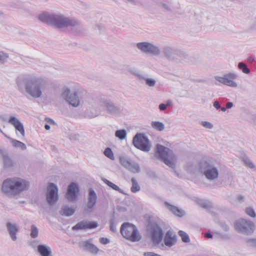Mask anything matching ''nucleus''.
Masks as SVG:
<instances>
[{
  "mask_svg": "<svg viewBox=\"0 0 256 256\" xmlns=\"http://www.w3.org/2000/svg\"><path fill=\"white\" fill-rule=\"evenodd\" d=\"M88 200L90 206V207L93 206L96 202V195L95 192L92 190H90L89 192Z\"/></svg>",
  "mask_w": 256,
  "mask_h": 256,
  "instance_id": "nucleus-21",
  "label": "nucleus"
},
{
  "mask_svg": "<svg viewBox=\"0 0 256 256\" xmlns=\"http://www.w3.org/2000/svg\"><path fill=\"white\" fill-rule=\"evenodd\" d=\"M238 66L240 69L242 70L244 73L248 74L250 72V69L247 68L246 66L244 63L240 62L238 64Z\"/></svg>",
  "mask_w": 256,
  "mask_h": 256,
  "instance_id": "nucleus-33",
  "label": "nucleus"
},
{
  "mask_svg": "<svg viewBox=\"0 0 256 256\" xmlns=\"http://www.w3.org/2000/svg\"><path fill=\"white\" fill-rule=\"evenodd\" d=\"M150 236L154 244H159L162 240L163 232L160 228L156 224H152L148 226Z\"/></svg>",
  "mask_w": 256,
  "mask_h": 256,
  "instance_id": "nucleus-6",
  "label": "nucleus"
},
{
  "mask_svg": "<svg viewBox=\"0 0 256 256\" xmlns=\"http://www.w3.org/2000/svg\"><path fill=\"white\" fill-rule=\"evenodd\" d=\"M138 48L144 52L158 54V48L148 42H139L137 44Z\"/></svg>",
  "mask_w": 256,
  "mask_h": 256,
  "instance_id": "nucleus-14",
  "label": "nucleus"
},
{
  "mask_svg": "<svg viewBox=\"0 0 256 256\" xmlns=\"http://www.w3.org/2000/svg\"><path fill=\"white\" fill-rule=\"evenodd\" d=\"M133 144L136 147L144 151H148L150 148L148 140L141 134H137L134 136Z\"/></svg>",
  "mask_w": 256,
  "mask_h": 256,
  "instance_id": "nucleus-7",
  "label": "nucleus"
},
{
  "mask_svg": "<svg viewBox=\"0 0 256 256\" xmlns=\"http://www.w3.org/2000/svg\"><path fill=\"white\" fill-rule=\"evenodd\" d=\"M38 252L40 256H52L50 247L46 244L38 245Z\"/></svg>",
  "mask_w": 256,
  "mask_h": 256,
  "instance_id": "nucleus-18",
  "label": "nucleus"
},
{
  "mask_svg": "<svg viewBox=\"0 0 256 256\" xmlns=\"http://www.w3.org/2000/svg\"><path fill=\"white\" fill-rule=\"evenodd\" d=\"M146 84L150 86H152L155 84V81L152 79L147 78L146 79Z\"/></svg>",
  "mask_w": 256,
  "mask_h": 256,
  "instance_id": "nucleus-37",
  "label": "nucleus"
},
{
  "mask_svg": "<svg viewBox=\"0 0 256 256\" xmlns=\"http://www.w3.org/2000/svg\"><path fill=\"white\" fill-rule=\"evenodd\" d=\"M226 108H226L222 107V108H221V110H222V111H223V112H224V111H226Z\"/></svg>",
  "mask_w": 256,
  "mask_h": 256,
  "instance_id": "nucleus-51",
  "label": "nucleus"
},
{
  "mask_svg": "<svg viewBox=\"0 0 256 256\" xmlns=\"http://www.w3.org/2000/svg\"><path fill=\"white\" fill-rule=\"evenodd\" d=\"M255 225L252 222L244 218L236 220L234 224L236 230L244 234H249L254 230Z\"/></svg>",
  "mask_w": 256,
  "mask_h": 256,
  "instance_id": "nucleus-5",
  "label": "nucleus"
},
{
  "mask_svg": "<svg viewBox=\"0 0 256 256\" xmlns=\"http://www.w3.org/2000/svg\"><path fill=\"white\" fill-rule=\"evenodd\" d=\"M79 189L78 185L75 183H72L68 188L66 198L70 200H74L77 197Z\"/></svg>",
  "mask_w": 256,
  "mask_h": 256,
  "instance_id": "nucleus-16",
  "label": "nucleus"
},
{
  "mask_svg": "<svg viewBox=\"0 0 256 256\" xmlns=\"http://www.w3.org/2000/svg\"><path fill=\"white\" fill-rule=\"evenodd\" d=\"M9 122L14 126L15 128L18 130L23 136H24V130L23 125L18 120L14 117H12L10 118Z\"/></svg>",
  "mask_w": 256,
  "mask_h": 256,
  "instance_id": "nucleus-19",
  "label": "nucleus"
},
{
  "mask_svg": "<svg viewBox=\"0 0 256 256\" xmlns=\"http://www.w3.org/2000/svg\"><path fill=\"white\" fill-rule=\"evenodd\" d=\"M58 190L56 185L52 183H50L48 186V192L46 198L48 202L50 204H54L58 200Z\"/></svg>",
  "mask_w": 256,
  "mask_h": 256,
  "instance_id": "nucleus-9",
  "label": "nucleus"
},
{
  "mask_svg": "<svg viewBox=\"0 0 256 256\" xmlns=\"http://www.w3.org/2000/svg\"><path fill=\"white\" fill-rule=\"evenodd\" d=\"M245 212L252 218L256 216V214L253 209H245Z\"/></svg>",
  "mask_w": 256,
  "mask_h": 256,
  "instance_id": "nucleus-36",
  "label": "nucleus"
},
{
  "mask_svg": "<svg viewBox=\"0 0 256 256\" xmlns=\"http://www.w3.org/2000/svg\"><path fill=\"white\" fill-rule=\"evenodd\" d=\"M28 186L27 182L20 178H8L2 184V190L6 194L19 192Z\"/></svg>",
  "mask_w": 256,
  "mask_h": 256,
  "instance_id": "nucleus-2",
  "label": "nucleus"
},
{
  "mask_svg": "<svg viewBox=\"0 0 256 256\" xmlns=\"http://www.w3.org/2000/svg\"><path fill=\"white\" fill-rule=\"evenodd\" d=\"M44 127H45V128H46V130H50V126H48V124H46V125H45V126H44Z\"/></svg>",
  "mask_w": 256,
  "mask_h": 256,
  "instance_id": "nucleus-50",
  "label": "nucleus"
},
{
  "mask_svg": "<svg viewBox=\"0 0 256 256\" xmlns=\"http://www.w3.org/2000/svg\"><path fill=\"white\" fill-rule=\"evenodd\" d=\"M156 154L160 159L170 167H173L176 162V156L170 148L160 144L156 145Z\"/></svg>",
  "mask_w": 256,
  "mask_h": 256,
  "instance_id": "nucleus-3",
  "label": "nucleus"
},
{
  "mask_svg": "<svg viewBox=\"0 0 256 256\" xmlns=\"http://www.w3.org/2000/svg\"><path fill=\"white\" fill-rule=\"evenodd\" d=\"M164 241L166 246L170 247L174 246L176 242V236L172 231L168 230L164 237Z\"/></svg>",
  "mask_w": 256,
  "mask_h": 256,
  "instance_id": "nucleus-17",
  "label": "nucleus"
},
{
  "mask_svg": "<svg viewBox=\"0 0 256 256\" xmlns=\"http://www.w3.org/2000/svg\"><path fill=\"white\" fill-rule=\"evenodd\" d=\"M204 174L208 178L214 180L218 177V172L216 168H212L205 171Z\"/></svg>",
  "mask_w": 256,
  "mask_h": 256,
  "instance_id": "nucleus-20",
  "label": "nucleus"
},
{
  "mask_svg": "<svg viewBox=\"0 0 256 256\" xmlns=\"http://www.w3.org/2000/svg\"><path fill=\"white\" fill-rule=\"evenodd\" d=\"M116 136L120 140L124 139L126 136V132L124 130H118L116 132Z\"/></svg>",
  "mask_w": 256,
  "mask_h": 256,
  "instance_id": "nucleus-31",
  "label": "nucleus"
},
{
  "mask_svg": "<svg viewBox=\"0 0 256 256\" xmlns=\"http://www.w3.org/2000/svg\"><path fill=\"white\" fill-rule=\"evenodd\" d=\"M56 209H44L42 213L44 214L48 218H50V216H56L55 214L56 212L55 210Z\"/></svg>",
  "mask_w": 256,
  "mask_h": 256,
  "instance_id": "nucleus-25",
  "label": "nucleus"
},
{
  "mask_svg": "<svg viewBox=\"0 0 256 256\" xmlns=\"http://www.w3.org/2000/svg\"><path fill=\"white\" fill-rule=\"evenodd\" d=\"M11 143H12V146H14V147L20 148L22 150L26 149V144L20 141L17 140H16L12 139L11 140Z\"/></svg>",
  "mask_w": 256,
  "mask_h": 256,
  "instance_id": "nucleus-22",
  "label": "nucleus"
},
{
  "mask_svg": "<svg viewBox=\"0 0 256 256\" xmlns=\"http://www.w3.org/2000/svg\"><path fill=\"white\" fill-rule=\"evenodd\" d=\"M202 125L208 128H212V125L210 122H202Z\"/></svg>",
  "mask_w": 256,
  "mask_h": 256,
  "instance_id": "nucleus-40",
  "label": "nucleus"
},
{
  "mask_svg": "<svg viewBox=\"0 0 256 256\" xmlns=\"http://www.w3.org/2000/svg\"><path fill=\"white\" fill-rule=\"evenodd\" d=\"M132 186L131 188V191L135 193L140 190V186L138 184L136 180L134 178H132Z\"/></svg>",
  "mask_w": 256,
  "mask_h": 256,
  "instance_id": "nucleus-24",
  "label": "nucleus"
},
{
  "mask_svg": "<svg viewBox=\"0 0 256 256\" xmlns=\"http://www.w3.org/2000/svg\"><path fill=\"white\" fill-rule=\"evenodd\" d=\"M167 108V105H166L164 104H161L159 106V108L161 110H165Z\"/></svg>",
  "mask_w": 256,
  "mask_h": 256,
  "instance_id": "nucleus-42",
  "label": "nucleus"
},
{
  "mask_svg": "<svg viewBox=\"0 0 256 256\" xmlns=\"http://www.w3.org/2000/svg\"><path fill=\"white\" fill-rule=\"evenodd\" d=\"M144 256H162L160 254H155L152 252H144Z\"/></svg>",
  "mask_w": 256,
  "mask_h": 256,
  "instance_id": "nucleus-39",
  "label": "nucleus"
},
{
  "mask_svg": "<svg viewBox=\"0 0 256 256\" xmlns=\"http://www.w3.org/2000/svg\"><path fill=\"white\" fill-rule=\"evenodd\" d=\"M110 230L113 232H115L116 230V227L114 225L113 219L110 220Z\"/></svg>",
  "mask_w": 256,
  "mask_h": 256,
  "instance_id": "nucleus-41",
  "label": "nucleus"
},
{
  "mask_svg": "<svg viewBox=\"0 0 256 256\" xmlns=\"http://www.w3.org/2000/svg\"><path fill=\"white\" fill-rule=\"evenodd\" d=\"M104 182L106 184H107L109 186L112 188V189L115 190H119V188L116 184H113L112 182H110L109 180H106Z\"/></svg>",
  "mask_w": 256,
  "mask_h": 256,
  "instance_id": "nucleus-35",
  "label": "nucleus"
},
{
  "mask_svg": "<svg viewBox=\"0 0 256 256\" xmlns=\"http://www.w3.org/2000/svg\"><path fill=\"white\" fill-rule=\"evenodd\" d=\"M246 164L251 168L254 166V164L252 162L247 163Z\"/></svg>",
  "mask_w": 256,
  "mask_h": 256,
  "instance_id": "nucleus-48",
  "label": "nucleus"
},
{
  "mask_svg": "<svg viewBox=\"0 0 256 256\" xmlns=\"http://www.w3.org/2000/svg\"><path fill=\"white\" fill-rule=\"evenodd\" d=\"M59 212L62 216H70L73 215L75 212L74 209H60Z\"/></svg>",
  "mask_w": 256,
  "mask_h": 256,
  "instance_id": "nucleus-23",
  "label": "nucleus"
},
{
  "mask_svg": "<svg viewBox=\"0 0 256 256\" xmlns=\"http://www.w3.org/2000/svg\"><path fill=\"white\" fill-rule=\"evenodd\" d=\"M100 242L103 244H106L110 242V240L107 238H100Z\"/></svg>",
  "mask_w": 256,
  "mask_h": 256,
  "instance_id": "nucleus-38",
  "label": "nucleus"
},
{
  "mask_svg": "<svg viewBox=\"0 0 256 256\" xmlns=\"http://www.w3.org/2000/svg\"><path fill=\"white\" fill-rule=\"evenodd\" d=\"M233 106V104L231 102H228L226 104V108H231Z\"/></svg>",
  "mask_w": 256,
  "mask_h": 256,
  "instance_id": "nucleus-45",
  "label": "nucleus"
},
{
  "mask_svg": "<svg viewBox=\"0 0 256 256\" xmlns=\"http://www.w3.org/2000/svg\"><path fill=\"white\" fill-rule=\"evenodd\" d=\"M120 232L124 238L131 242H138L141 239V235L136 227L128 222H125L122 225Z\"/></svg>",
  "mask_w": 256,
  "mask_h": 256,
  "instance_id": "nucleus-4",
  "label": "nucleus"
},
{
  "mask_svg": "<svg viewBox=\"0 0 256 256\" xmlns=\"http://www.w3.org/2000/svg\"><path fill=\"white\" fill-rule=\"evenodd\" d=\"M40 84L38 80L28 82L26 86V92L34 98H38L42 94Z\"/></svg>",
  "mask_w": 256,
  "mask_h": 256,
  "instance_id": "nucleus-8",
  "label": "nucleus"
},
{
  "mask_svg": "<svg viewBox=\"0 0 256 256\" xmlns=\"http://www.w3.org/2000/svg\"><path fill=\"white\" fill-rule=\"evenodd\" d=\"M39 20L42 22L54 25L59 28L74 26L77 24L76 21L64 18L61 16L50 14L46 12L40 14L39 16Z\"/></svg>",
  "mask_w": 256,
  "mask_h": 256,
  "instance_id": "nucleus-1",
  "label": "nucleus"
},
{
  "mask_svg": "<svg viewBox=\"0 0 256 256\" xmlns=\"http://www.w3.org/2000/svg\"><path fill=\"white\" fill-rule=\"evenodd\" d=\"M8 56L3 53H0V60H2L4 58H7Z\"/></svg>",
  "mask_w": 256,
  "mask_h": 256,
  "instance_id": "nucleus-43",
  "label": "nucleus"
},
{
  "mask_svg": "<svg viewBox=\"0 0 256 256\" xmlns=\"http://www.w3.org/2000/svg\"><path fill=\"white\" fill-rule=\"evenodd\" d=\"M172 102L170 101V100H168V101H167L166 102V104H165L166 105H167V106H170L172 104Z\"/></svg>",
  "mask_w": 256,
  "mask_h": 256,
  "instance_id": "nucleus-49",
  "label": "nucleus"
},
{
  "mask_svg": "<svg viewBox=\"0 0 256 256\" xmlns=\"http://www.w3.org/2000/svg\"><path fill=\"white\" fill-rule=\"evenodd\" d=\"M70 93L69 89L66 88L62 93V95L64 99L68 101L70 104L73 106H77L80 104V100L76 94H71L70 96L68 94Z\"/></svg>",
  "mask_w": 256,
  "mask_h": 256,
  "instance_id": "nucleus-15",
  "label": "nucleus"
},
{
  "mask_svg": "<svg viewBox=\"0 0 256 256\" xmlns=\"http://www.w3.org/2000/svg\"><path fill=\"white\" fill-rule=\"evenodd\" d=\"M80 246L89 252L96 254L100 250L96 245L92 243L91 240L82 241L80 242Z\"/></svg>",
  "mask_w": 256,
  "mask_h": 256,
  "instance_id": "nucleus-12",
  "label": "nucleus"
},
{
  "mask_svg": "<svg viewBox=\"0 0 256 256\" xmlns=\"http://www.w3.org/2000/svg\"><path fill=\"white\" fill-rule=\"evenodd\" d=\"M205 236L208 238H212V234L210 232H207L205 234Z\"/></svg>",
  "mask_w": 256,
  "mask_h": 256,
  "instance_id": "nucleus-47",
  "label": "nucleus"
},
{
  "mask_svg": "<svg viewBox=\"0 0 256 256\" xmlns=\"http://www.w3.org/2000/svg\"><path fill=\"white\" fill-rule=\"evenodd\" d=\"M152 126L154 128L159 131L162 130L164 128V124L162 122H152Z\"/></svg>",
  "mask_w": 256,
  "mask_h": 256,
  "instance_id": "nucleus-26",
  "label": "nucleus"
},
{
  "mask_svg": "<svg viewBox=\"0 0 256 256\" xmlns=\"http://www.w3.org/2000/svg\"><path fill=\"white\" fill-rule=\"evenodd\" d=\"M38 230L34 225H32L30 228V236L32 238H36L38 236Z\"/></svg>",
  "mask_w": 256,
  "mask_h": 256,
  "instance_id": "nucleus-30",
  "label": "nucleus"
},
{
  "mask_svg": "<svg viewBox=\"0 0 256 256\" xmlns=\"http://www.w3.org/2000/svg\"><path fill=\"white\" fill-rule=\"evenodd\" d=\"M104 154L106 157L108 158L111 160H113L114 159V156L113 152L112 150L109 148H107L104 150Z\"/></svg>",
  "mask_w": 256,
  "mask_h": 256,
  "instance_id": "nucleus-32",
  "label": "nucleus"
},
{
  "mask_svg": "<svg viewBox=\"0 0 256 256\" xmlns=\"http://www.w3.org/2000/svg\"><path fill=\"white\" fill-rule=\"evenodd\" d=\"M179 236L182 238V240L184 242H188L190 241V239L188 234L182 230H180L178 232Z\"/></svg>",
  "mask_w": 256,
  "mask_h": 256,
  "instance_id": "nucleus-27",
  "label": "nucleus"
},
{
  "mask_svg": "<svg viewBox=\"0 0 256 256\" xmlns=\"http://www.w3.org/2000/svg\"><path fill=\"white\" fill-rule=\"evenodd\" d=\"M214 106L217 109H218L220 108V106L219 104V102L217 101H216L214 103Z\"/></svg>",
  "mask_w": 256,
  "mask_h": 256,
  "instance_id": "nucleus-44",
  "label": "nucleus"
},
{
  "mask_svg": "<svg viewBox=\"0 0 256 256\" xmlns=\"http://www.w3.org/2000/svg\"><path fill=\"white\" fill-rule=\"evenodd\" d=\"M172 214L178 217H182L185 214L183 209H170Z\"/></svg>",
  "mask_w": 256,
  "mask_h": 256,
  "instance_id": "nucleus-28",
  "label": "nucleus"
},
{
  "mask_svg": "<svg viewBox=\"0 0 256 256\" xmlns=\"http://www.w3.org/2000/svg\"><path fill=\"white\" fill-rule=\"evenodd\" d=\"M120 161L122 165L127 169H128L132 163L124 158H120Z\"/></svg>",
  "mask_w": 256,
  "mask_h": 256,
  "instance_id": "nucleus-29",
  "label": "nucleus"
},
{
  "mask_svg": "<svg viewBox=\"0 0 256 256\" xmlns=\"http://www.w3.org/2000/svg\"><path fill=\"white\" fill-rule=\"evenodd\" d=\"M48 122L50 124H54V122L52 120H50Z\"/></svg>",
  "mask_w": 256,
  "mask_h": 256,
  "instance_id": "nucleus-52",
  "label": "nucleus"
},
{
  "mask_svg": "<svg viewBox=\"0 0 256 256\" xmlns=\"http://www.w3.org/2000/svg\"><path fill=\"white\" fill-rule=\"evenodd\" d=\"M98 226V224L96 222L82 220L72 226V230L78 231L80 230L92 229L96 228Z\"/></svg>",
  "mask_w": 256,
  "mask_h": 256,
  "instance_id": "nucleus-10",
  "label": "nucleus"
},
{
  "mask_svg": "<svg viewBox=\"0 0 256 256\" xmlns=\"http://www.w3.org/2000/svg\"><path fill=\"white\" fill-rule=\"evenodd\" d=\"M6 226L11 240L14 242L18 240L17 234L18 232V225L14 222H7Z\"/></svg>",
  "mask_w": 256,
  "mask_h": 256,
  "instance_id": "nucleus-13",
  "label": "nucleus"
},
{
  "mask_svg": "<svg viewBox=\"0 0 256 256\" xmlns=\"http://www.w3.org/2000/svg\"><path fill=\"white\" fill-rule=\"evenodd\" d=\"M170 208H175L174 206H172V207Z\"/></svg>",
  "mask_w": 256,
  "mask_h": 256,
  "instance_id": "nucleus-53",
  "label": "nucleus"
},
{
  "mask_svg": "<svg viewBox=\"0 0 256 256\" xmlns=\"http://www.w3.org/2000/svg\"><path fill=\"white\" fill-rule=\"evenodd\" d=\"M236 75L229 74L224 75V76H218L216 78L219 82L227 85L228 86H230L232 87H236L237 86L236 83L234 81L236 79Z\"/></svg>",
  "mask_w": 256,
  "mask_h": 256,
  "instance_id": "nucleus-11",
  "label": "nucleus"
},
{
  "mask_svg": "<svg viewBox=\"0 0 256 256\" xmlns=\"http://www.w3.org/2000/svg\"><path fill=\"white\" fill-rule=\"evenodd\" d=\"M128 170L134 173L138 172H140V166L137 164L132 163Z\"/></svg>",
  "mask_w": 256,
  "mask_h": 256,
  "instance_id": "nucleus-34",
  "label": "nucleus"
},
{
  "mask_svg": "<svg viewBox=\"0 0 256 256\" xmlns=\"http://www.w3.org/2000/svg\"><path fill=\"white\" fill-rule=\"evenodd\" d=\"M222 228H223V230H225V231H228V230H229V227H228V225H226V224H224V225L222 226Z\"/></svg>",
  "mask_w": 256,
  "mask_h": 256,
  "instance_id": "nucleus-46",
  "label": "nucleus"
}]
</instances>
